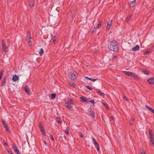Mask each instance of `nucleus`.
Segmentation results:
<instances>
[{
  "label": "nucleus",
  "mask_w": 154,
  "mask_h": 154,
  "mask_svg": "<svg viewBox=\"0 0 154 154\" xmlns=\"http://www.w3.org/2000/svg\"><path fill=\"white\" fill-rule=\"evenodd\" d=\"M65 132L66 134H69L68 129L67 128H66L65 130Z\"/></svg>",
  "instance_id": "obj_40"
},
{
  "label": "nucleus",
  "mask_w": 154,
  "mask_h": 154,
  "mask_svg": "<svg viewBox=\"0 0 154 154\" xmlns=\"http://www.w3.org/2000/svg\"><path fill=\"white\" fill-rule=\"evenodd\" d=\"M94 144V145L95 146H96L98 144V143H97Z\"/></svg>",
  "instance_id": "obj_55"
},
{
  "label": "nucleus",
  "mask_w": 154,
  "mask_h": 154,
  "mask_svg": "<svg viewBox=\"0 0 154 154\" xmlns=\"http://www.w3.org/2000/svg\"><path fill=\"white\" fill-rule=\"evenodd\" d=\"M145 152L143 149L140 150V154L145 153Z\"/></svg>",
  "instance_id": "obj_38"
},
{
  "label": "nucleus",
  "mask_w": 154,
  "mask_h": 154,
  "mask_svg": "<svg viewBox=\"0 0 154 154\" xmlns=\"http://www.w3.org/2000/svg\"><path fill=\"white\" fill-rule=\"evenodd\" d=\"M39 128H40V129H41V131H42L44 130V128H43V126H42V124L41 123H40L39 124Z\"/></svg>",
  "instance_id": "obj_27"
},
{
  "label": "nucleus",
  "mask_w": 154,
  "mask_h": 154,
  "mask_svg": "<svg viewBox=\"0 0 154 154\" xmlns=\"http://www.w3.org/2000/svg\"><path fill=\"white\" fill-rule=\"evenodd\" d=\"M25 90L26 93L28 94H30L31 92L30 91L28 87L27 86H26L24 88Z\"/></svg>",
  "instance_id": "obj_10"
},
{
  "label": "nucleus",
  "mask_w": 154,
  "mask_h": 154,
  "mask_svg": "<svg viewBox=\"0 0 154 154\" xmlns=\"http://www.w3.org/2000/svg\"><path fill=\"white\" fill-rule=\"evenodd\" d=\"M89 102H90L91 103H93V104L94 106V104L95 103V102L93 99L91 100H90L89 101Z\"/></svg>",
  "instance_id": "obj_37"
},
{
  "label": "nucleus",
  "mask_w": 154,
  "mask_h": 154,
  "mask_svg": "<svg viewBox=\"0 0 154 154\" xmlns=\"http://www.w3.org/2000/svg\"><path fill=\"white\" fill-rule=\"evenodd\" d=\"M97 92L99 95L102 97L104 96L105 95L100 90H97Z\"/></svg>",
  "instance_id": "obj_18"
},
{
  "label": "nucleus",
  "mask_w": 154,
  "mask_h": 154,
  "mask_svg": "<svg viewBox=\"0 0 154 154\" xmlns=\"http://www.w3.org/2000/svg\"><path fill=\"white\" fill-rule=\"evenodd\" d=\"M110 26H110V25H107L106 27V29H109L110 28Z\"/></svg>",
  "instance_id": "obj_48"
},
{
  "label": "nucleus",
  "mask_w": 154,
  "mask_h": 154,
  "mask_svg": "<svg viewBox=\"0 0 154 154\" xmlns=\"http://www.w3.org/2000/svg\"><path fill=\"white\" fill-rule=\"evenodd\" d=\"M44 143L45 144V145L46 146H47V143H46V142L45 141H44Z\"/></svg>",
  "instance_id": "obj_54"
},
{
  "label": "nucleus",
  "mask_w": 154,
  "mask_h": 154,
  "mask_svg": "<svg viewBox=\"0 0 154 154\" xmlns=\"http://www.w3.org/2000/svg\"><path fill=\"white\" fill-rule=\"evenodd\" d=\"M150 52V51H146L143 53L144 55H146Z\"/></svg>",
  "instance_id": "obj_33"
},
{
  "label": "nucleus",
  "mask_w": 154,
  "mask_h": 154,
  "mask_svg": "<svg viewBox=\"0 0 154 154\" xmlns=\"http://www.w3.org/2000/svg\"><path fill=\"white\" fill-rule=\"evenodd\" d=\"M29 5L31 7H33L34 6V0H31L30 1H29Z\"/></svg>",
  "instance_id": "obj_20"
},
{
  "label": "nucleus",
  "mask_w": 154,
  "mask_h": 154,
  "mask_svg": "<svg viewBox=\"0 0 154 154\" xmlns=\"http://www.w3.org/2000/svg\"><path fill=\"white\" fill-rule=\"evenodd\" d=\"M7 80L6 77H4V78L3 79L2 81V84L1 85V86L2 87L4 86L5 85V84L6 82V81Z\"/></svg>",
  "instance_id": "obj_11"
},
{
  "label": "nucleus",
  "mask_w": 154,
  "mask_h": 154,
  "mask_svg": "<svg viewBox=\"0 0 154 154\" xmlns=\"http://www.w3.org/2000/svg\"><path fill=\"white\" fill-rule=\"evenodd\" d=\"M44 51L42 48H41L40 50V51L39 52V54L41 55H42V54L43 53Z\"/></svg>",
  "instance_id": "obj_28"
},
{
  "label": "nucleus",
  "mask_w": 154,
  "mask_h": 154,
  "mask_svg": "<svg viewBox=\"0 0 154 154\" xmlns=\"http://www.w3.org/2000/svg\"><path fill=\"white\" fill-rule=\"evenodd\" d=\"M75 14H76V13L74 11L73 12H72L71 13V15L72 17H75L76 15Z\"/></svg>",
  "instance_id": "obj_31"
},
{
  "label": "nucleus",
  "mask_w": 154,
  "mask_h": 154,
  "mask_svg": "<svg viewBox=\"0 0 154 154\" xmlns=\"http://www.w3.org/2000/svg\"><path fill=\"white\" fill-rule=\"evenodd\" d=\"M56 121L59 124H60L61 123V122L60 121V119L58 118H57Z\"/></svg>",
  "instance_id": "obj_32"
},
{
  "label": "nucleus",
  "mask_w": 154,
  "mask_h": 154,
  "mask_svg": "<svg viewBox=\"0 0 154 154\" xmlns=\"http://www.w3.org/2000/svg\"><path fill=\"white\" fill-rule=\"evenodd\" d=\"M70 85L71 86H73L74 87H75V86H76V85L74 83H70Z\"/></svg>",
  "instance_id": "obj_42"
},
{
  "label": "nucleus",
  "mask_w": 154,
  "mask_h": 154,
  "mask_svg": "<svg viewBox=\"0 0 154 154\" xmlns=\"http://www.w3.org/2000/svg\"><path fill=\"white\" fill-rule=\"evenodd\" d=\"M111 119H113V117H111Z\"/></svg>",
  "instance_id": "obj_58"
},
{
  "label": "nucleus",
  "mask_w": 154,
  "mask_h": 154,
  "mask_svg": "<svg viewBox=\"0 0 154 154\" xmlns=\"http://www.w3.org/2000/svg\"><path fill=\"white\" fill-rule=\"evenodd\" d=\"M7 145V143H4V145L5 146V145Z\"/></svg>",
  "instance_id": "obj_56"
},
{
  "label": "nucleus",
  "mask_w": 154,
  "mask_h": 154,
  "mask_svg": "<svg viewBox=\"0 0 154 154\" xmlns=\"http://www.w3.org/2000/svg\"><path fill=\"white\" fill-rule=\"evenodd\" d=\"M80 99L81 101L83 102H85L86 103H88L89 102L88 99H86L85 97H80Z\"/></svg>",
  "instance_id": "obj_8"
},
{
  "label": "nucleus",
  "mask_w": 154,
  "mask_h": 154,
  "mask_svg": "<svg viewBox=\"0 0 154 154\" xmlns=\"http://www.w3.org/2000/svg\"><path fill=\"white\" fill-rule=\"evenodd\" d=\"M92 140H93V142L94 144L97 143V142L96 141V140L94 138H93Z\"/></svg>",
  "instance_id": "obj_41"
},
{
  "label": "nucleus",
  "mask_w": 154,
  "mask_h": 154,
  "mask_svg": "<svg viewBox=\"0 0 154 154\" xmlns=\"http://www.w3.org/2000/svg\"><path fill=\"white\" fill-rule=\"evenodd\" d=\"M65 106L71 110H72V107L71 105L69 103H65Z\"/></svg>",
  "instance_id": "obj_13"
},
{
  "label": "nucleus",
  "mask_w": 154,
  "mask_h": 154,
  "mask_svg": "<svg viewBox=\"0 0 154 154\" xmlns=\"http://www.w3.org/2000/svg\"><path fill=\"white\" fill-rule=\"evenodd\" d=\"M88 111L89 114L92 117L93 119H94L95 117V112L93 111V110L91 109H88Z\"/></svg>",
  "instance_id": "obj_4"
},
{
  "label": "nucleus",
  "mask_w": 154,
  "mask_h": 154,
  "mask_svg": "<svg viewBox=\"0 0 154 154\" xmlns=\"http://www.w3.org/2000/svg\"><path fill=\"white\" fill-rule=\"evenodd\" d=\"M80 136L82 138H83L84 137V135L81 133H80Z\"/></svg>",
  "instance_id": "obj_51"
},
{
  "label": "nucleus",
  "mask_w": 154,
  "mask_h": 154,
  "mask_svg": "<svg viewBox=\"0 0 154 154\" xmlns=\"http://www.w3.org/2000/svg\"><path fill=\"white\" fill-rule=\"evenodd\" d=\"M95 147L97 148V151H99L100 150L98 144L96 146H95Z\"/></svg>",
  "instance_id": "obj_44"
},
{
  "label": "nucleus",
  "mask_w": 154,
  "mask_h": 154,
  "mask_svg": "<svg viewBox=\"0 0 154 154\" xmlns=\"http://www.w3.org/2000/svg\"><path fill=\"white\" fill-rule=\"evenodd\" d=\"M136 4L135 0L131 1L129 4V6L130 7H133Z\"/></svg>",
  "instance_id": "obj_12"
},
{
  "label": "nucleus",
  "mask_w": 154,
  "mask_h": 154,
  "mask_svg": "<svg viewBox=\"0 0 154 154\" xmlns=\"http://www.w3.org/2000/svg\"><path fill=\"white\" fill-rule=\"evenodd\" d=\"M51 137V140L53 141H54V139L53 138V137L52 136V135H51L50 136Z\"/></svg>",
  "instance_id": "obj_49"
},
{
  "label": "nucleus",
  "mask_w": 154,
  "mask_h": 154,
  "mask_svg": "<svg viewBox=\"0 0 154 154\" xmlns=\"http://www.w3.org/2000/svg\"><path fill=\"white\" fill-rule=\"evenodd\" d=\"M131 17V15H129V16H128V17H127L126 19V22H128V21L129 20Z\"/></svg>",
  "instance_id": "obj_29"
},
{
  "label": "nucleus",
  "mask_w": 154,
  "mask_h": 154,
  "mask_svg": "<svg viewBox=\"0 0 154 154\" xmlns=\"http://www.w3.org/2000/svg\"><path fill=\"white\" fill-rule=\"evenodd\" d=\"M139 49V47L138 45H137L133 47L132 49V51H136Z\"/></svg>",
  "instance_id": "obj_14"
},
{
  "label": "nucleus",
  "mask_w": 154,
  "mask_h": 154,
  "mask_svg": "<svg viewBox=\"0 0 154 154\" xmlns=\"http://www.w3.org/2000/svg\"><path fill=\"white\" fill-rule=\"evenodd\" d=\"M112 23V21H108L107 25L111 26Z\"/></svg>",
  "instance_id": "obj_34"
},
{
  "label": "nucleus",
  "mask_w": 154,
  "mask_h": 154,
  "mask_svg": "<svg viewBox=\"0 0 154 154\" xmlns=\"http://www.w3.org/2000/svg\"><path fill=\"white\" fill-rule=\"evenodd\" d=\"M69 75L72 79L74 80L76 78L75 75L72 72H70L69 74Z\"/></svg>",
  "instance_id": "obj_9"
},
{
  "label": "nucleus",
  "mask_w": 154,
  "mask_h": 154,
  "mask_svg": "<svg viewBox=\"0 0 154 154\" xmlns=\"http://www.w3.org/2000/svg\"><path fill=\"white\" fill-rule=\"evenodd\" d=\"M12 148L14 149L15 152L17 154H21L17 146L15 145H13L12 146Z\"/></svg>",
  "instance_id": "obj_6"
},
{
  "label": "nucleus",
  "mask_w": 154,
  "mask_h": 154,
  "mask_svg": "<svg viewBox=\"0 0 154 154\" xmlns=\"http://www.w3.org/2000/svg\"><path fill=\"white\" fill-rule=\"evenodd\" d=\"M145 107L147 109L151 111L152 113H153V114H154V110L152 108H151L150 107H149V106H148L147 105H146L145 106Z\"/></svg>",
  "instance_id": "obj_16"
},
{
  "label": "nucleus",
  "mask_w": 154,
  "mask_h": 154,
  "mask_svg": "<svg viewBox=\"0 0 154 154\" xmlns=\"http://www.w3.org/2000/svg\"><path fill=\"white\" fill-rule=\"evenodd\" d=\"M85 87H86L89 90H90V91H92L93 89L92 88L90 87L88 85H85Z\"/></svg>",
  "instance_id": "obj_35"
},
{
  "label": "nucleus",
  "mask_w": 154,
  "mask_h": 154,
  "mask_svg": "<svg viewBox=\"0 0 154 154\" xmlns=\"http://www.w3.org/2000/svg\"><path fill=\"white\" fill-rule=\"evenodd\" d=\"M143 72L145 74H146V75H148L149 73V71H147L146 69L144 70L143 71Z\"/></svg>",
  "instance_id": "obj_24"
},
{
  "label": "nucleus",
  "mask_w": 154,
  "mask_h": 154,
  "mask_svg": "<svg viewBox=\"0 0 154 154\" xmlns=\"http://www.w3.org/2000/svg\"><path fill=\"white\" fill-rule=\"evenodd\" d=\"M152 48H150L149 49V51H150L152 50Z\"/></svg>",
  "instance_id": "obj_57"
},
{
  "label": "nucleus",
  "mask_w": 154,
  "mask_h": 154,
  "mask_svg": "<svg viewBox=\"0 0 154 154\" xmlns=\"http://www.w3.org/2000/svg\"><path fill=\"white\" fill-rule=\"evenodd\" d=\"M42 134L43 136H45L46 134V133L45 131V130H44L42 131Z\"/></svg>",
  "instance_id": "obj_47"
},
{
  "label": "nucleus",
  "mask_w": 154,
  "mask_h": 154,
  "mask_svg": "<svg viewBox=\"0 0 154 154\" xmlns=\"http://www.w3.org/2000/svg\"><path fill=\"white\" fill-rule=\"evenodd\" d=\"M85 79H86L88 80H90V79H91V78H89V77H87V76H85Z\"/></svg>",
  "instance_id": "obj_50"
},
{
  "label": "nucleus",
  "mask_w": 154,
  "mask_h": 154,
  "mask_svg": "<svg viewBox=\"0 0 154 154\" xmlns=\"http://www.w3.org/2000/svg\"><path fill=\"white\" fill-rule=\"evenodd\" d=\"M56 38L54 36L53 37H52V40H53L54 43L55 42V41L56 40Z\"/></svg>",
  "instance_id": "obj_36"
},
{
  "label": "nucleus",
  "mask_w": 154,
  "mask_h": 154,
  "mask_svg": "<svg viewBox=\"0 0 154 154\" xmlns=\"http://www.w3.org/2000/svg\"><path fill=\"white\" fill-rule=\"evenodd\" d=\"M97 79H93V78H91V79H90V80L94 82L97 81Z\"/></svg>",
  "instance_id": "obj_43"
},
{
  "label": "nucleus",
  "mask_w": 154,
  "mask_h": 154,
  "mask_svg": "<svg viewBox=\"0 0 154 154\" xmlns=\"http://www.w3.org/2000/svg\"><path fill=\"white\" fill-rule=\"evenodd\" d=\"M124 99H125L126 100H127V101L128 100V99L126 97H125V96H124Z\"/></svg>",
  "instance_id": "obj_53"
},
{
  "label": "nucleus",
  "mask_w": 154,
  "mask_h": 154,
  "mask_svg": "<svg viewBox=\"0 0 154 154\" xmlns=\"http://www.w3.org/2000/svg\"><path fill=\"white\" fill-rule=\"evenodd\" d=\"M103 103L106 108L109 109L108 106L106 102H104Z\"/></svg>",
  "instance_id": "obj_26"
},
{
  "label": "nucleus",
  "mask_w": 154,
  "mask_h": 154,
  "mask_svg": "<svg viewBox=\"0 0 154 154\" xmlns=\"http://www.w3.org/2000/svg\"><path fill=\"white\" fill-rule=\"evenodd\" d=\"M108 48L111 51H117L118 50V46L117 42L115 40L112 41L109 44Z\"/></svg>",
  "instance_id": "obj_1"
},
{
  "label": "nucleus",
  "mask_w": 154,
  "mask_h": 154,
  "mask_svg": "<svg viewBox=\"0 0 154 154\" xmlns=\"http://www.w3.org/2000/svg\"><path fill=\"white\" fill-rule=\"evenodd\" d=\"M101 22L100 21L98 20V21L97 26L98 28H100L101 27Z\"/></svg>",
  "instance_id": "obj_25"
},
{
  "label": "nucleus",
  "mask_w": 154,
  "mask_h": 154,
  "mask_svg": "<svg viewBox=\"0 0 154 154\" xmlns=\"http://www.w3.org/2000/svg\"><path fill=\"white\" fill-rule=\"evenodd\" d=\"M2 71H1L0 72V80L1 79L2 77Z\"/></svg>",
  "instance_id": "obj_45"
},
{
  "label": "nucleus",
  "mask_w": 154,
  "mask_h": 154,
  "mask_svg": "<svg viewBox=\"0 0 154 154\" xmlns=\"http://www.w3.org/2000/svg\"><path fill=\"white\" fill-rule=\"evenodd\" d=\"M97 28L96 27H94L92 31V32L94 33L95 32Z\"/></svg>",
  "instance_id": "obj_46"
},
{
  "label": "nucleus",
  "mask_w": 154,
  "mask_h": 154,
  "mask_svg": "<svg viewBox=\"0 0 154 154\" xmlns=\"http://www.w3.org/2000/svg\"><path fill=\"white\" fill-rule=\"evenodd\" d=\"M69 104H74V103L73 102V100L71 99H69L67 100Z\"/></svg>",
  "instance_id": "obj_23"
},
{
  "label": "nucleus",
  "mask_w": 154,
  "mask_h": 154,
  "mask_svg": "<svg viewBox=\"0 0 154 154\" xmlns=\"http://www.w3.org/2000/svg\"><path fill=\"white\" fill-rule=\"evenodd\" d=\"M146 154V153H145H145H143V154Z\"/></svg>",
  "instance_id": "obj_59"
},
{
  "label": "nucleus",
  "mask_w": 154,
  "mask_h": 154,
  "mask_svg": "<svg viewBox=\"0 0 154 154\" xmlns=\"http://www.w3.org/2000/svg\"><path fill=\"white\" fill-rule=\"evenodd\" d=\"M2 48H7V47L5 45V42L4 40L2 39Z\"/></svg>",
  "instance_id": "obj_17"
},
{
  "label": "nucleus",
  "mask_w": 154,
  "mask_h": 154,
  "mask_svg": "<svg viewBox=\"0 0 154 154\" xmlns=\"http://www.w3.org/2000/svg\"><path fill=\"white\" fill-rule=\"evenodd\" d=\"M149 134L150 141L152 144V146H154V140L153 134L152 133V131L150 129L149 130Z\"/></svg>",
  "instance_id": "obj_3"
},
{
  "label": "nucleus",
  "mask_w": 154,
  "mask_h": 154,
  "mask_svg": "<svg viewBox=\"0 0 154 154\" xmlns=\"http://www.w3.org/2000/svg\"><path fill=\"white\" fill-rule=\"evenodd\" d=\"M19 79V78L18 76L16 75H14L13 76L12 79L14 82H16L17 81L18 79Z\"/></svg>",
  "instance_id": "obj_15"
},
{
  "label": "nucleus",
  "mask_w": 154,
  "mask_h": 154,
  "mask_svg": "<svg viewBox=\"0 0 154 154\" xmlns=\"http://www.w3.org/2000/svg\"><path fill=\"white\" fill-rule=\"evenodd\" d=\"M8 154H14L11 151H9L7 149Z\"/></svg>",
  "instance_id": "obj_39"
},
{
  "label": "nucleus",
  "mask_w": 154,
  "mask_h": 154,
  "mask_svg": "<svg viewBox=\"0 0 154 154\" xmlns=\"http://www.w3.org/2000/svg\"><path fill=\"white\" fill-rule=\"evenodd\" d=\"M56 94L54 93L52 94H51V98L52 99H54L56 97Z\"/></svg>",
  "instance_id": "obj_30"
},
{
  "label": "nucleus",
  "mask_w": 154,
  "mask_h": 154,
  "mask_svg": "<svg viewBox=\"0 0 154 154\" xmlns=\"http://www.w3.org/2000/svg\"><path fill=\"white\" fill-rule=\"evenodd\" d=\"M124 73L125 75L131 77L137 80H139V78L136 75L134 72L130 71H124Z\"/></svg>",
  "instance_id": "obj_2"
},
{
  "label": "nucleus",
  "mask_w": 154,
  "mask_h": 154,
  "mask_svg": "<svg viewBox=\"0 0 154 154\" xmlns=\"http://www.w3.org/2000/svg\"><path fill=\"white\" fill-rule=\"evenodd\" d=\"M2 122L4 126V127L6 130L8 132H10L9 128L7 124L5 123V121L3 120H2Z\"/></svg>",
  "instance_id": "obj_5"
},
{
  "label": "nucleus",
  "mask_w": 154,
  "mask_h": 154,
  "mask_svg": "<svg viewBox=\"0 0 154 154\" xmlns=\"http://www.w3.org/2000/svg\"><path fill=\"white\" fill-rule=\"evenodd\" d=\"M117 56H115L113 57L112 59L113 60H115L116 59V58L117 57Z\"/></svg>",
  "instance_id": "obj_52"
},
{
  "label": "nucleus",
  "mask_w": 154,
  "mask_h": 154,
  "mask_svg": "<svg viewBox=\"0 0 154 154\" xmlns=\"http://www.w3.org/2000/svg\"><path fill=\"white\" fill-rule=\"evenodd\" d=\"M27 38H28L27 41L29 43L31 42V35L30 32H29L28 35H27Z\"/></svg>",
  "instance_id": "obj_19"
},
{
  "label": "nucleus",
  "mask_w": 154,
  "mask_h": 154,
  "mask_svg": "<svg viewBox=\"0 0 154 154\" xmlns=\"http://www.w3.org/2000/svg\"><path fill=\"white\" fill-rule=\"evenodd\" d=\"M134 119H135L133 117H131V121H130V124L131 125H132V124L134 123Z\"/></svg>",
  "instance_id": "obj_22"
},
{
  "label": "nucleus",
  "mask_w": 154,
  "mask_h": 154,
  "mask_svg": "<svg viewBox=\"0 0 154 154\" xmlns=\"http://www.w3.org/2000/svg\"><path fill=\"white\" fill-rule=\"evenodd\" d=\"M7 48H2V54L4 55H5L7 52Z\"/></svg>",
  "instance_id": "obj_21"
},
{
  "label": "nucleus",
  "mask_w": 154,
  "mask_h": 154,
  "mask_svg": "<svg viewBox=\"0 0 154 154\" xmlns=\"http://www.w3.org/2000/svg\"><path fill=\"white\" fill-rule=\"evenodd\" d=\"M147 82L150 84H154V78H150L147 80Z\"/></svg>",
  "instance_id": "obj_7"
}]
</instances>
